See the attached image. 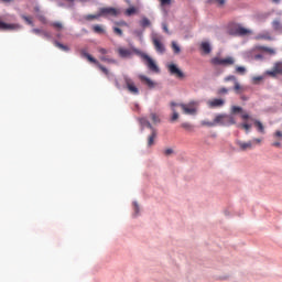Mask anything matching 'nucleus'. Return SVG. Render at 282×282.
Returning <instances> with one entry per match:
<instances>
[{"label": "nucleus", "mask_w": 282, "mask_h": 282, "mask_svg": "<svg viewBox=\"0 0 282 282\" xmlns=\"http://www.w3.org/2000/svg\"><path fill=\"white\" fill-rule=\"evenodd\" d=\"M150 118L154 124H160V116H158L155 112H152Z\"/></svg>", "instance_id": "obj_31"}, {"label": "nucleus", "mask_w": 282, "mask_h": 282, "mask_svg": "<svg viewBox=\"0 0 282 282\" xmlns=\"http://www.w3.org/2000/svg\"><path fill=\"white\" fill-rule=\"evenodd\" d=\"M123 80L129 94H132L133 96H138L140 94V89L138 88V86H135V83L133 82V79L124 75Z\"/></svg>", "instance_id": "obj_5"}, {"label": "nucleus", "mask_w": 282, "mask_h": 282, "mask_svg": "<svg viewBox=\"0 0 282 282\" xmlns=\"http://www.w3.org/2000/svg\"><path fill=\"white\" fill-rule=\"evenodd\" d=\"M156 138H158V131L152 130L151 134L148 138V147H153V144H155Z\"/></svg>", "instance_id": "obj_19"}, {"label": "nucleus", "mask_w": 282, "mask_h": 282, "mask_svg": "<svg viewBox=\"0 0 282 282\" xmlns=\"http://www.w3.org/2000/svg\"><path fill=\"white\" fill-rule=\"evenodd\" d=\"M55 47H58V50H62L63 52H69V46L62 44L58 41L54 42Z\"/></svg>", "instance_id": "obj_25"}, {"label": "nucleus", "mask_w": 282, "mask_h": 282, "mask_svg": "<svg viewBox=\"0 0 282 282\" xmlns=\"http://www.w3.org/2000/svg\"><path fill=\"white\" fill-rule=\"evenodd\" d=\"M263 142L262 139L254 138L251 141H237V145L239 147L240 151H248L254 149V144H261Z\"/></svg>", "instance_id": "obj_3"}, {"label": "nucleus", "mask_w": 282, "mask_h": 282, "mask_svg": "<svg viewBox=\"0 0 282 282\" xmlns=\"http://www.w3.org/2000/svg\"><path fill=\"white\" fill-rule=\"evenodd\" d=\"M200 47H202V50H203V52H204L205 54H210L212 48H210V44H209V43L203 42V43L200 44Z\"/></svg>", "instance_id": "obj_24"}, {"label": "nucleus", "mask_w": 282, "mask_h": 282, "mask_svg": "<svg viewBox=\"0 0 282 282\" xmlns=\"http://www.w3.org/2000/svg\"><path fill=\"white\" fill-rule=\"evenodd\" d=\"M253 80L256 82L263 80V77L262 76L253 77Z\"/></svg>", "instance_id": "obj_57"}, {"label": "nucleus", "mask_w": 282, "mask_h": 282, "mask_svg": "<svg viewBox=\"0 0 282 282\" xmlns=\"http://www.w3.org/2000/svg\"><path fill=\"white\" fill-rule=\"evenodd\" d=\"M242 120H248L250 118L249 113H242L241 115Z\"/></svg>", "instance_id": "obj_54"}, {"label": "nucleus", "mask_w": 282, "mask_h": 282, "mask_svg": "<svg viewBox=\"0 0 282 282\" xmlns=\"http://www.w3.org/2000/svg\"><path fill=\"white\" fill-rule=\"evenodd\" d=\"M32 32L33 34H43L44 31H42L41 29H33Z\"/></svg>", "instance_id": "obj_50"}, {"label": "nucleus", "mask_w": 282, "mask_h": 282, "mask_svg": "<svg viewBox=\"0 0 282 282\" xmlns=\"http://www.w3.org/2000/svg\"><path fill=\"white\" fill-rule=\"evenodd\" d=\"M139 80L149 87V89H153L155 87V83L151 80V78L147 77V75H139Z\"/></svg>", "instance_id": "obj_12"}, {"label": "nucleus", "mask_w": 282, "mask_h": 282, "mask_svg": "<svg viewBox=\"0 0 282 282\" xmlns=\"http://www.w3.org/2000/svg\"><path fill=\"white\" fill-rule=\"evenodd\" d=\"M172 153H173V149H166L165 151H164V155H172Z\"/></svg>", "instance_id": "obj_51"}, {"label": "nucleus", "mask_w": 282, "mask_h": 282, "mask_svg": "<svg viewBox=\"0 0 282 282\" xmlns=\"http://www.w3.org/2000/svg\"><path fill=\"white\" fill-rule=\"evenodd\" d=\"M40 21H42V23H45V17L41 15Z\"/></svg>", "instance_id": "obj_60"}, {"label": "nucleus", "mask_w": 282, "mask_h": 282, "mask_svg": "<svg viewBox=\"0 0 282 282\" xmlns=\"http://www.w3.org/2000/svg\"><path fill=\"white\" fill-rule=\"evenodd\" d=\"M226 101L224 99H213L207 102L210 109H215L217 107H224Z\"/></svg>", "instance_id": "obj_14"}, {"label": "nucleus", "mask_w": 282, "mask_h": 282, "mask_svg": "<svg viewBox=\"0 0 282 282\" xmlns=\"http://www.w3.org/2000/svg\"><path fill=\"white\" fill-rule=\"evenodd\" d=\"M42 34H43V36L45 37V39H52V35L48 33V32H42Z\"/></svg>", "instance_id": "obj_53"}, {"label": "nucleus", "mask_w": 282, "mask_h": 282, "mask_svg": "<svg viewBox=\"0 0 282 282\" xmlns=\"http://www.w3.org/2000/svg\"><path fill=\"white\" fill-rule=\"evenodd\" d=\"M273 138H279V139H281V138H282V131L276 130V131L274 132V134H273Z\"/></svg>", "instance_id": "obj_47"}, {"label": "nucleus", "mask_w": 282, "mask_h": 282, "mask_svg": "<svg viewBox=\"0 0 282 282\" xmlns=\"http://www.w3.org/2000/svg\"><path fill=\"white\" fill-rule=\"evenodd\" d=\"M20 28L19 24H8L0 20V30H19Z\"/></svg>", "instance_id": "obj_16"}, {"label": "nucleus", "mask_w": 282, "mask_h": 282, "mask_svg": "<svg viewBox=\"0 0 282 282\" xmlns=\"http://www.w3.org/2000/svg\"><path fill=\"white\" fill-rule=\"evenodd\" d=\"M100 12L99 13H96V14H87V15H84V20L85 21H96L98 19H100Z\"/></svg>", "instance_id": "obj_22"}, {"label": "nucleus", "mask_w": 282, "mask_h": 282, "mask_svg": "<svg viewBox=\"0 0 282 282\" xmlns=\"http://www.w3.org/2000/svg\"><path fill=\"white\" fill-rule=\"evenodd\" d=\"M272 147H281V142H274L272 143Z\"/></svg>", "instance_id": "obj_59"}, {"label": "nucleus", "mask_w": 282, "mask_h": 282, "mask_svg": "<svg viewBox=\"0 0 282 282\" xmlns=\"http://www.w3.org/2000/svg\"><path fill=\"white\" fill-rule=\"evenodd\" d=\"M272 25H273V29L276 30L278 32L281 31V22H279V20H274Z\"/></svg>", "instance_id": "obj_38"}, {"label": "nucleus", "mask_w": 282, "mask_h": 282, "mask_svg": "<svg viewBox=\"0 0 282 282\" xmlns=\"http://www.w3.org/2000/svg\"><path fill=\"white\" fill-rule=\"evenodd\" d=\"M212 65H224L225 67H228L230 65H235V58L234 57H214L210 59Z\"/></svg>", "instance_id": "obj_7"}, {"label": "nucleus", "mask_w": 282, "mask_h": 282, "mask_svg": "<svg viewBox=\"0 0 282 282\" xmlns=\"http://www.w3.org/2000/svg\"><path fill=\"white\" fill-rule=\"evenodd\" d=\"M117 52L121 58H129V56H131V54H133V52H131V50L124 48V47H119Z\"/></svg>", "instance_id": "obj_17"}, {"label": "nucleus", "mask_w": 282, "mask_h": 282, "mask_svg": "<svg viewBox=\"0 0 282 282\" xmlns=\"http://www.w3.org/2000/svg\"><path fill=\"white\" fill-rule=\"evenodd\" d=\"M230 124H237L235 117L230 115H223V127H230Z\"/></svg>", "instance_id": "obj_13"}, {"label": "nucleus", "mask_w": 282, "mask_h": 282, "mask_svg": "<svg viewBox=\"0 0 282 282\" xmlns=\"http://www.w3.org/2000/svg\"><path fill=\"white\" fill-rule=\"evenodd\" d=\"M141 58L145 61L147 67L150 69V72H154L155 74H159L160 67H158V64L151 58V56L147 55L145 53H141Z\"/></svg>", "instance_id": "obj_6"}, {"label": "nucleus", "mask_w": 282, "mask_h": 282, "mask_svg": "<svg viewBox=\"0 0 282 282\" xmlns=\"http://www.w3.org/2000/svg\"><path fill=\"white\" fill-rule=\"evenodd\" d=\"M98 52H99V54H102V55L109 54V51L107 48H102V47H99Z\"/></svg>", "instance_id": "obj_46"}, {"label": "nucleus", "mask_w": 282, "mask_h": 282, "mask_svg": "<svg viewBox=\"0 0 282 282\" xmlns=\"http://www.w3.org/2000/svg\"><path fill=\"white\" fill-rule=\"evenodd\" d=\"M241 129H245L246 133H250V129H252V124L249 123H241Z\"/></svg>", "instance_id": "obj_36"}, {"label": "nucleus", "mask_w": 282, "mask_h": 282, "mask_svg": "<svg viewBox=\"0 0 282 282\" xmlns=\"http://www.w3.org/2000/svg\"><path fill=\"white\" fill-rule=\"evenodd\" d=\"M167 69L172 76H175L176 78H184V73L177 67V65L170 64Z\"/></svg>", "instance_id": "obj_10"}, {"label": "nucleus", "mask_w": 282, "mask_h": 282, "mask_svg": "<svg viewBox=\"0 0 282 282\" xmlns=\"http://www.w3.org/2000/svg\"><path fill=\"white\" fill-rule=\"evenodd\" d=\"M80 56H83V58H87V61H89V63H94V65H97V67L106 75L109 76V69H107V67L102 66L100 62H98V59L94 58V56H91L89 53H87L86 50H80L79 51Z\"/></svg>", "instance_id": "obj_2"}, {"label": "nucleus", "mask_w": 282, "mask_h": 282, "mask_svg": "<svg viewBox=\"0 0 282 282\" xmlns=\"http://www.w3.org/2000/svg\"><path fill=\"white\" fill-rule=\"evenodd\" d=\"M142 127H147L148 129H151V131L155 130V128H153V126L151 124V122L147 119V118H142L140 120Z\"/></svg>", "instance_id": "obj_23"}, {"label": "nucleus", "mask_w": 282, "mask_h": 282, "mask_svg": "<svg viewBox=\"0 0 282 282\" xmlns=\"http://www.w3.org/2000/svg\"><path fill=\"white\" fill-rule=\"evenodd\" d=\"M236 34H238V36H248V34H252V31L250 29L238 25L236 28Z\"/></svg>", "instance_id": "obj_15"}, {"label": "nucleus", "mask_w": 282, "mask_h": 282, "mask_svg": "<svg viewBox=\"0 0 282 282\" xmlns=\"http://www.w3.org/2000/svg\"><path fill=\"white\" fill-rule=\"evenodd\" d=\"M181 127L182 129H185V131H193V124H191L189 122H183Z\"/></svg>", "instance_id": "obj_35"}, {"label": "nucleus", "mask_w": 282, "mask_h": 282, "mask_svg": "<svg viewBox=\"0 0 282 282\" xmlns=\"http://www.w3.org/2000/svg\"><path fill=\"white\" fill-rule=\"evenodd\" d=\"M214 123L215 127H217V124H221V127H224V115H217L214 119Z\"/></svg>", "instance_id": "obj_26"}, {"label": "nucleus", "mask_w": 282, "mask_h": 282, "mask_svg": "<svg viewBox=\"0 0 282 282\" xmlns=\"http://www.w3.org/2000/svg\"><path fill=\"white\" fill-rule=\"evenodd\" d=\"M228 93V88H220L218 89V94L221 95V94H227Z\"/></svg>", "instance_id": "obj_49"}, {"label": "nucleus", "mask_w": 282, "mask_h": 282, "mask_svg": "<svg viewBox=\"0 0 282 282\" xmlns=\"http://www.w3.org/2000/svg\"><path fill=\"white\" fill-rule=\"evenodd\" d=\"M93 30L96 34H105V29H102V26L96 24L93 26Z\"/></svg>", "instance_id": "obj_32"}, {"label": "nucleus", "mask_w": 282, "mask_h": 282, "mask_svg": "<svg viewBox=\"0 0 282 282\" xmlns=\"http://www.w3.org/2000/svg\"><path fill=\"white\" fill-rule=\"evenodd\" d=\"M253 52H267V54H270L271 56H274V54H276V51L274 48L261 45H256L253 47Z\"/></svg>", "instance_id": "obj_11"}, {"label": "nucleus", "mask_w": 282, "mask_h": 282, "mask_svg": "<svg viewBox=\"0 0 282 282\" xmlns=\"http://www.w3.org/2000/svg\"><path fill=\"white\" fill-rule=\"evenodd\" d=\"M116 25H119L121 28H127V25H129L126 21H119V22H116Z\"/></svg>", "instance_id": "obj_45"}, {"label": "nucleus", "mask_w": 282, "mask_h": 282, "mask_svg": "<svg viewBox=\"0 0 282 282\" xmlns=\"http://www.w3.org/2000/svg\"><path fill=\"white\" fill-rule=\"evenodd\" d=\"M133 206H134V213L135 215H138L140 213V206H138L137 202L133 203Z\"/></svg>", "instance_id": "obj_48"}, {"label": "nucleus", "mask_w": 282, "mask_h": 282, "mask_svg": "<svg viewBox=\"0 0 282 282\" xmlns=\"http://www.w3.org/2000/svg\"><path fill=\"white\" fill-rule=\"evenodd\" d=\"M100 17H118L120 14V10L109 7V8H101L99 10Z\"/></svg>", "instance_id": "obj_9"}, {"label": "nucleus", "mask_w": 282, "mask_h": 282, "mask_svg": "<svg viewBox=\"0 0 282 282\" xmlns=\"http://www.w3.org/2000/svg\"><path fill=\"white\" fill-rule=\"evenodd\" d=\"M100 61H102L104 63H110L112 65H118V61L113 59V58H109L107 56H101L99 57Z\"/></svg>", "instance_id": "obj_28"}, {"label": "nucleus", "mask_w": 282, "mask_h": 282, "mask_svg": "<svg viewBox=\"0 0 282 282\" xmlns=\"http://www.w3.org/2000/svg\"><path fill=\"white\" fill-rule=\"evenodd\" d=\"M256 41H272V36H270V33L258 34Z\"/></svg>", "instance_id": "obj_21"}, {"label": "nucleus", "mask_w": 282, "mask_h": 282, "mask_svg": "<svg viewBox=\"0 0 282 282\" xmlns=\"http://www.w3.org/2000/svg\"><path fill=\"white\" fill-rule=\"evenodd\" d=\"M152 43H153L154 50L159 54H164L166 52V47H164V44L162 43V37L158 36V34L152 35Z\"/></svg>", "instance_id": "obj_8"}, {"label": "nucleus", "mask_w": 282, "mask_h": 282, "mask_svg": "<svg viewBox=\"0 0 282 282\" xmlns=\"http://www.w3.org/2000/svg\"><path fill=\"white\" fill-rule=\"evenodd\" d=\"M202 127H215V121H202L200 122Z\"/></svg>", "instance_id": "obj_37"}, {"label": "nucleus", "mask_w": 282, "mask_h": 282, "mask_svg": "<svg viewBox=\"0 0 282 282\" xmlns=\"http://www.w3.org/2000/svg\"><path fill=\"white\" fill-rule=\"evenodd\" d=\"M218 6H224L226 3V0H215Z\"/></svg>", "instance_id": "obj_55"}, {"label": "nucleus", "mask_w": 282, "mask_h": 282, "mask_svg": "<svg viewBox=\"0 0 282 282\" xmlns=\"http://www.w3.org/2000/svg\"><path fill=\"white\" fill-rule=\"evenodd\" d=\"M172 50L174 54H180V52H182V48H180V45H177V42L175 41L172 42Z\"/></svg>", "instance_id": "obj_34"}, {"label": "nucleus", "mask_w": 282, "mask_h": 282, "mask_svg": "<svg viewBox=\"0 0 282 282\" xmlns=\"http://www.w3.org/2000/svg\"><path fill=\"white\" fill-rule=\"evenodd\" d=\"M4 3H10L12 0H2Z\"/></svg>", "instance_id": "obj_61"}, {"label": "nucleus", "mask_w": 282, "mask_h": 282, "mask_svg": "<svg viewBox=\"0 0 282 282\" xmlns=\"http://www.w3.org/2000/svg\"><path fill=\"white\" fill-rule=\"evenodd\" d=\"M254 127H257L259 133H265V128L263 127V123H261V121L256 120Z\"/></svg>", "instance_id": "obj_27"}, {"label": "nucleus", "mask_w": 282, "mask_h": 282, "mask_svg": "<svg viewBox=\"0 0 282 282\" xmlns=\"http://www.w3.org/2000/svg\"><path fill=\"white\" fill-rule=\"evenodd\" d=\"M21 19H23V21H25V23H28V25H32V28H34V22L32 21L31 17L22 14Z\"/></svg>", "instance_id": "obj_33"}, {"label": "nucleus", "mask_w": 282, "mask_h": 282, "mask_svg": "<svg viewBox=\"0 0 282 282\" xmlns=\"http://www.w3.org/2000/svg\"><path fill=\"white\" fill-rule=\"evenodd\" d=\"M254 59L256 61H263V55L257 54V55H254Z\"/></svg>", "instance_id": "obj_52"}, {"label": "nucleus", "mask_w": 282, "mask_h": 282, "mask_svg": "<svg viewBox=\"0 0 282 282\" xmlns=\"http://www.w3.org/2000/svg\"><path fill=\"white\" fill-rule=\"evenodd\" d=\"M115 85H116L117 89H120V83L118 82V79H116Z\"/></svg>", "instance_id": "obj_58"}, {"label": "nucleus", "mask_w": 282, "mask_h": 282, "mask_svg": "<svg viewBox=\"0 0 282 282\" xmlns=\"http://www.w3.org/2000/svg\"><path fill=\"white\" fill-rule=\"evenodd\" d=\"M135 12H138V9H135V7H130L126 10L124 14L126 17H133Z\"/></svg>", "instance_id": "obj_29"}, {"label": "nucleus", "mask_w": 282, "mask_h": 282, "mask_svg": "<svg viewBox=\"0 0 282 282\" xmlns=\"http://www.w3.org/2000/svg\"><path fill=\"white\" fill-rule=\"evenodd\" d=\"M139 24L141 28L147 29V28H151V20H149V18L143 17L140 21Z\"/></svg>", "instance_id": "obj_20"}, {"label": "nucleus", "mask_w": 282, "mask_h": 282, "mask_svg": "<svg viewBox=\"0 0 282 282\" xmlns=\"http://www.w3.org/2000/svg\"><path fill=\"white\" fill-rule=\"evenodd\" d=\"M51 25H52V28H54V30H56V32H61L63 30L62 22H52Z\"/></svg>", "instance_id": "obj_30"}, {"label": "nucleus", "mask_w": 282, "mask_h": 282, "mask_svg": "<svg viewBox=\"0 0 282 282\" xmlns=\"http://www.w3.org/2000/svg\"><path fill=\"white\" fill-rule=\"evenodd\" d=\"M57 39H61V34H57Z\"/></svg>", "instance_id": "obj_64"}, {"label": "nucleus", "mask_w": 282, "mask_h": 282, "mask_svg": "<svg viewBox=\"0 0 282 282\" xmlns=\"http://www.w3.org/2000/svg\"><path fill=\"white\" fill-rule=\"evenodd\" d=\"M113 32L117 34V36H122V31L120 30V28L115 26Z\"/></svg>", "instance_id": "obj_43"}, {"label": "nucleus", "mask_w": 282, "mask_h": 282, "mask_svg": "<svg viewBox=\"0 0 282 282\" xmlns=\"http://www.w3.org/2000/svg\"><path fill=\"white\" fill-rule=\"evenodd\" d=\"M178 107H181L183 113L185 116H196L197 115V107H199V101L197 100H191L187 104H177Z\"/></svg>", "instance_id": "obj_1"}, {"label": "nucleus", "mask_w": 282, "mask_h": 282, "mask_svg": "<svg viewBox=\"0 0 282 282\" xmlns=\"http://www.w3.org/2000/svg\"><path fill=\"white\" fill-rule=\"evenodd\" d=\"M225 83H229V80H232L234 83L237 82V77H235L234 75H229L227 77H225Z\"/></svg>", "instance_id": "obj_42"}, {"label": "nucleus", "mask_w": 282, "mask_h": 282, "mask_svg": "<svg viewBox=\"0 0 282 282\" xmlns=\"http://www.w3.org/2000/svg\"><path fill=\"white\" fill-rule=\"evenodd\" d=\"M127 1V3H131V0H126Z\"/></svg>", "instance_id": "obj_63"}, {"label": "nucleus", "mask_w": 282, "mask_h": 282, "mask_svg": "<svg viewBox=\"0 0 282 282\" xmlns=\"http://www.w3.org/2000/svg\"><path fill=\"white\" fill-rule=\"evenodd\" d=\"M175 107H180L177 102H171V109L173 113L171 118V122H175V120H178L180 118V113L177 112V109H175Z\"/></svg>", "instance_id": "obj_18"}, {"label": "nucleus", "mask_w": 282, "mask_h": 282, "mask_svg": "<svg viewBox=\"0 0 282 282\" xmlns=\"http://www.w3.org/2000/svg\"><path fill=\"white\" fill-rule=\"evenodd\" d=\"M236 72H237V74H241V76H243V74H246V67L237 66Z\"/></svg>", "instance_id": "obj_40"}, {"label": "nucleus", "mask_w": 282, "mask_h": 282, "mask_svg": "<svg viewBox=\"0 0 282 282\" xmlns=\"http://www.w3.org/2000/svg\"><path fill=\"white\" fill-rule=\"evenodd\" d=\"M163 30L166 34H169V26L166 24H163Z\"/></svg>", "instance_id": "obj_56"}, {"label": "nucleus", "mask_w": 282, "mask_h": 282, "mask_svg": "<svg viewBox=\"0 0 282 282\" xmlns=\"http://www.w3.org/2000/svg\"><path fill=\"white\" fill-rule=\"evenodd\" d=\"M231 111L232 113H240V111H243V109L239 106H232Z\"/></svg>", "instance_id": "obj_41"}, {"label": "nucleus", "mask_w": 282, "mask_h": 282, "mask_svg": "<svg viewBox=\"0 0 282 282\" xmlns=\"http://www.w3.org/2000/svg\"><path fill=\"white\" fill-rule=\"evenodd\" d=\"M267 76L271 78H276L278 76H282V61H278L273 63L272 69L265 72Z\"/></svg>", "instance_id": "obj_4"}, {"label": "nucleus", "mask_w": 282, "mask_h": 282, "mask_svg": "<svg viewBox=\"0 0 282 282\" xmlns=\"http://www.w3.org/2000/svg\"><path fill=\"white\" fill-rule=\"evenodd\" d=\"M273 3H279V0H273Z\"/></svg>", "instance_id": "obj_62"}, {"label": "nucleus", "mask_w": 282, "mask_h": 282, "mask_svg": "<svg viewBox=\"0 0 282 282\" xmlns=\"http://www.w3.org/2000/svg\"><path fill=\"white\" fill-rule=\"evenodd\" d=\"M234 89H235L236 94H239V91H241L242 87L239 84V82L234 83Z\"/></svg>", "instance_id": "obj_39"}, {"label": "nucleus", "mask_w": 282, "mask_h": 282, "mask_svg": "<svg viewBox=\"0 0 282 282\" xmlns=\"http://www.w3.org/2000/svg\"><path fill=\"white\" fill-rule=\"evenodd\" d=\"M161 6H171L172 0H160Z\"/></svg>", "instance_id": "obj_44"}]
</instances>
